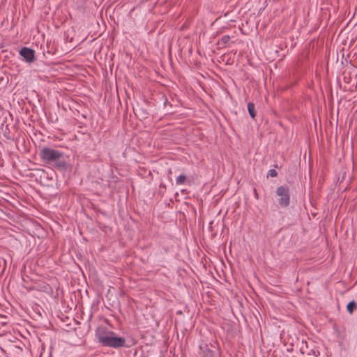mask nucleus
Returning <instances> with one entry per match:
<instances>
[{
    "instance_id": "f257e3e1",
    "label": "nucleus",
    "mask_w": 357,
    "mask_h": 357,
    "mask_svg": "<svg viewBox=\"0 0 357 357\" xmlns=\"http://www.w3.org/2000/svg\"><path fill=\"white\" fill-rule=\"evenodd\" d=\"M95 337L102 347L119 349L125 347L126 339L116 336V333L105 326H98L95 331Z\"/></svg>"
},
{
    "instance_id": "f03ea898",
    "label": "nucleus",
    "mask_w": 357,
    "mask_h": 357,
    "mask_svg": "<svg viewBox=\"0 0 357 357\" xmlns=\"http://www.w3.org/2000/svg\"><path fill=\"white\" fill-rule=\"evenodd\" d=\"M39 155L41 160L46 163L56 162V165L59 167H66V162L59 160L63 156V153L58 150L43 147Z\"/></svg>"
},
{
    "instance_id": "7ed1b4c3",
    "label": "nucleus",
    "mask_w": 357,
    "mask_h": 357,
    "mask_svg": "<svg viewBox=\"0 0 357 357\" xmlns=\"http://www.w3.org/2000/svg\"><path fill=\"white\" fill-rule=\"evenodd\" d=\"M276 195L278 198V204L282 208L287 207L290 204V193L289 187L287 185L279 186L276 189Z\"/></svg>"
},
{
    "instance_id": "20e7f679",
    "label": "nucleus",
    "mask_w": 357,
    "mask_h": 357,
    "mask_svg": "<svg viewBox=\"0 0 357 357\" xmlns=\"http://www.w3.org/2000/svg\"><path fill=\"white\" fill-rule=\"evenodd\" d=\"M20 55L23 57V60L26 63H31L36 60L35 51L29 47H22L20 50Z\"/></svg>"
},
{
    "instance_id": "39448f33",
    "label": "nucleus",
    "mask_w": 357,
    "mask_h": 357,
    "mask_svg": "<svg viewBox=\"0 0 357 357\" xmlns=\"http://www.w3.org/2000/svg\"><path fill=\"white\" fill-rule=\"evenodd\" d=\"M199 350L202 357H215V351L211 350L207 344H202Z\"/></svg>"
},
{
    "instance_id": "423d86ee",
    "label": "nucleus",
    "mask_w": 357,
    "mask_h": 357,
    "mask_svg": "<svg viewBox=\"0 0 357 357\" xmlns=\"http://www.w3.org/2000/svg\"><path fill=\"white\" fill-rule=\"evenodd\" d=\"M248 111L252 119H255L256 116L255 106L253 102H249L248 103Z\"/></svg>"
},
{
    "instance_id": "0eeeda50",
    "label": "nucleus",
    "mask_w": 357,
    "mask_h": 357,
    "mask_svg": "<svg viewBox=\"0 0 357 357\" xmlns=\"http://www.w3.org/2000/svg\"><path fill=\"white\" fill-rule=\"evenodd\" d=\"M356 308L357 304L354 301H350L347 305V310L350 314H352Z\"/></svg>"
},
{
    "instance_id": "6e6552de",
    "label": "nucleus",
    "mask_w": 357,
    "mask_h": 357,
    "mask_svg": "<svg viewBox=\"0 0 357 357\" xmlns=\"http://www.w3.org/2000/svg\"><path fill=\"white\" fill-rule=\"evenodd\" d=\"M187 181V177L185 174H180L176 178V185H183Z\"/></svg>"
},
{
    "instance_id": "1a4fd4ad",
    "label": "nucleus",
    "mask_w": 357,
    "mask_h": 357,
    "mask_svg": "<svg viewBox=\"0 0 357 357\" xmlns=\"http://www.w3.org/2000/svg\"><path fill=\"white\" fill-rule=\"evenodd\" d=\"M229 40L230 36L229 35H225L221 38L220 43V45H225L229 41Z\"/></svg>"
},
{
    "instance_id": "9d476101",
    "label": "nucleus",
    "mask_w": 357,
    "mask_h": 357,
    "mask_svg": "<svg viewBox=\"0 0 357 357\" xmlns=\"http://www.w3.org/2000/svg\"><path fill=\"white\" fill-rule=\"evenodd\" d=\"M277 176H278V172H276L275 169H270L267 174V177H268V176L276 177Z\"/></svg>"
},
{
    "instance_id": "9b49d317",
    "label": "nucleus",
    "mask_w": 357,
    "mask_h": 357,
    "mask_svg": "<svg viewBox=\"0 0 357 357\" xmlns=\"http://www.w3.org/2000/svg\"><path fill=\"white\" fill-rule=\"evenodd\" d=\"M254 192H255V197L257 199H258V194H257V192L256 189H254Z\"/></svg>"
}]
</instances>
